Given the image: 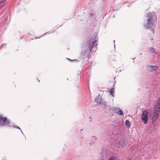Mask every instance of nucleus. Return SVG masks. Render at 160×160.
Masks as SVG:
<instances>
[{"mask_svg": "<svg viewBox=\"0 0 160 160\" xmlns=\"http://www.w3.org/2000/svg\"><path fill=\"white\" fill-rule=\"evenodd\" d=\"M6 0H0V7H2L4 5V3Z\"/></svg>", "mask_w": 160, "mask_h": 160, "instance_id": "9b49d317", "label": "nucleus"}, {"mask_svg": "<svg viewBox=\"0 0 160 160\" xmlns=\"http://www.w3.org/2000/svg\"><path fill=\"white\" fill-rule=\"evenodd\" d=\"M113 111L120 115H122L123 113L122 111L119 108H113Z\"/></svg>", "mask_w": 160, "mask_h": 160, "instance_id": "0eeeda50", "label": "nucleus"}, {"mask_svg": "<svg viewBox=\"0 0 160 160\" xmlns=\"http://www.w3.org/2000/svg\"><path fill=\"white\" fill-rule=\"evenodd\" d=\"M115 92V89L114 88H112L110 90V93L111 95H112L113 97H114V95L113 93H114Z\"/></svg>", "mask_w": 160, "mask_h": 160, "instance_id": "9d476101", "label": "nucleus"}, {"mask_svg": "<svg viewBox=\"0 0 160 160\" xmlns=\"http://www.w3.org/2000/svg\"><path fill=\"white\" fill-rule=\"evenodd\" d=\"M147 22L144 24V26L147 28L153 27L156 21L157 16L155 13L149 12L147 14Z\"/></svg>", "mask_w": 160, "mask_h": 160, "instance_id": "f257e3e1", "label": "nucleus"}, {"mask_svg": "<svg viewBox=\"0 0 160 160\" xmlns=\"http://www.w3.org/2000/svg\"><path fill=\"white\" fill-rule=\"evenodd\" d=\"M160 113V97L158 99L157 102L155 104L152 115L150 117L152 122H154L157 119Z\"/></svg>", "mask_w": 160, "mask_h": 160, "instance_id": "f03ea898", "label": "nucleus"}, {"mask_svg": "<svg viewBox=\"0 0 160 160\" xmlns=\"http://www.w3.org/2000/svg\"><path fill=\"white\" fill-rule=\"evenodd\" d=\"M3 45H2V46H1V47H3Z\"/></svg>", "mask_w": 160, "mask_h": 160, "instance_id": "412c9836", "label": "nucleus"}, {"mask_svg": "<svg viewBox=\"0 0 160 160\" xmlns=\"http://www.w3.org/2000/svg\"><path fill=\"white\" fill-rule=\"evenodd\" d=\"M126 126L128 128H129L131 126V123L128 120H126L125 122Z\"/></svg>", "mask_w": 160, "mask_h": 160, "instance_id": "1a4fd4ad", "label": "nucleus"}, {"mask_svg": "<svg viewBox=\"0 0 160 160\" xmlns=\"http://www.w3.org/2000/svg\"><path fill=\"white\" fill-rule=\"evenodd\" d=\"M84 53L83 54L84 55V57L83 56V55H82V53H81V54L82 56V58H84V57H85V53Z\"/></svg>", "mask_w": 160, "mask_h": 160, "instance_id": "2eb2a0df", "label": "nucleus"}, {"mask_svg": "<svg viewBox=\"0 0 160 160\" xmlns=\"http://www.w3.org/2000/svg\"><path fill=\"white\" fill-rule=\"evenodd\" d=\"M9 123V121L6 117H3L2 115H0V126H5Z\"/></svg>", "mask_w": 160, "mask_h": 160, "instance_id": "7ed1b4c3", "label": "nucleus"}, {"mask_svg": "<svg viewBox=\"0 0 160 160\" xmlns=\"http://www.w3.org/2000/svg\"><path fill=\"white\" fill-rule=\"evenodd\" d=\"M73 60V61H75V62H79L78 60H76V59H74V60Z\"/></svg>", "mask_w": 160, "mask_h": 160, "instance_id": "f3484780", "label": "nucleus"}, {"mask_svg": "<svg viewBox=\"0 0 160 160\" xmlns=\"http://www.w3.org/2000/svg\"><path fill=\"white\" fill-rule=\"evenodd\" d=\"M149 50L151 52H152V53L155 52V49L153 48H150L149 49Z\"/></svg>", "mask_w": 160, "mask_h": 160, "instance_id": "ddd939ff", "label": "nucleus"}, {"mask_svg": "<svg viewBox=\"0 0 160 160\" xmlns=\"http://www.w3.org/2000/svg\"><path fill=\"white\" fill-rule=\"evenodd\" d=\"M148 110L147 109H146L144 111H143L141 115V119L144 124L147 123L148 122Z\"/></svg>", "mask_w": 160, "mask_h": 160, "instance_id": "20e7f679", "label": "nucleus"}, {"mask_svg": "<svg viewBox=\"0 0 160 160\" xmlns=\"http://www.w3.org/2000/svg\"><path fill=\"white\" fill-rule=\"evenodd\" d=\"M117 158L115 157L112 156L111 157L109 160H117Z\"/></svg>", "mask_w": 160, "mask_h": 160, "instance_id": "f8f14e48", "label": "nucleus"}, {"mask_svg": "<svg viewBox=\"0 0 160 160\" xmlns=\"http://www.w3.org/2000/svg\"><path fill=\"white\" fill-rule=\"evenodd\" d=\"M68 59L69 61L71 62H73V60H71V59L67 58Z\"/></svg>", "mask_w": 160, "mask_h": 160, "instance_id": "dca6fc26", "label": "nucleus"}, {"mask_svg": "<svg viewBox=\"0 0 160 160\" xmlns=\"http://www.w3.org/2000/svg\"><path fill=\"white\" fill-rule=\"evenodd\" d=\"M17 127V128L19 129H20V128H19V127Z\"/></svg>", "mask_w": 160, "mask_h": 160, "instance_id": "aec40b11", "label": "nucleus"}, {"mask_svg": "<svg viewBox=\"0 0 160 160\" xmlns=\"http://www.w3.org/2000/svg\"><path fill=\"white\" fill-rule=\"evenodd\" d=\"M97 42V36H95L94 37L92 38L91 40H90V41L89 42L88 44V48L89 49L90 51H91L92 48H93V47L90 44H94L95 43Z\"/></svg>", "mask_w": 160, "mask_h": 160, "instance_id": "39448f33", "label": "nucleus"}, {"mask_svg": "<svg viewBox=\"0 0 160 160\" xmlns=\"http://www.w3.org/2000/svg\"><path fill=\"white\" fill-rule=\"evenodd\" d=\"M128 160H131L130 159H128Z\"/></svg>", "mask_w": 160, "mask_h": 160, "instance_id": "4be33fe9", "label": "nucleus"}, {"mask_svg": "<svg viewBox=\"0 0 160 160\" xmlns=\"http://www.w3.org/2000/svg\"><path fill=\"white\" fill-rule=\"evenodd\" d=\"M125 145V143L123 141H120L118 143V147L119 148H122L123 146H124Z\"/></svg>", "mask_w": 160, "mask_h": 160, "instance_id": "6e6552de", "label": "nucleus"}, {"mask_svg": "<svg viewBox=\"0 0 160 160\" xmlns=\"http://www.w3.org/2000/svg\"><path fill=\"white\" fill-rule=\"evenodd\" d=\"M94 138L95 139H96V138H97L96 137H93V136Z\"/></svg>", "mask_w": 160, "mask_h": 160, "instance_id": "6ab92c4d", "label": "nucleus"}, {"mask_svg": "<svg viewBox=\"0 0 160 160\" xmlns=\"http://www.w3.org/2000/svg\"><path fill=\"white\" fill-rule=\"evenodd\" d=\"M90 15L91 16H92L93 15V14L92 13H91L90 14Z\"/></svg>", "mask_w": 160, "mask_h": 160, "instance_id": "a211bd4d", "label": "nucleus"}, {"mask_svg": "<svg viewBox=\"0 0 160 160\" xmlns=\"http://www.w3.org/2000/svg\"><path fill=\"white\" fill-rule=\"evenodd\" d=\"M95 101L98 103H101V100L98 98H96L95 99Z\"/></svg>", "mask_w": 160, "mask_h": 160, "instance_id": "4468645a", "label": "nucleus"}, {"mask_svg": "<svg viewBox=\"0 0 160 160\" xmlns=\"http://www.w3.org/2000/svg\"><path fill=\"white\" fill-rule=\"evenodd\" d=\"M158 67L157 66L148 65L147 67L148 70L149 72H153L156 71L158 70Z\"/></svg>", "mask_w": 160, "mask_h": 160, "instance_id": "423d86ee", "label": "nucleus"}]
</instances>
